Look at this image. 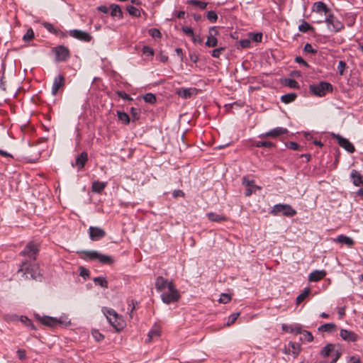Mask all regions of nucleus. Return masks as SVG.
Wrapping results in <instances>:
<instances>
[{
    "label": "nucleus",
    "instance_id": "nucleus-6",
    "mask_svg": "<svg viewBox=\"0 0 363 363\" xmlns=\"http://www.w3.org/2000/svg\"><path fill=\"white\" fill-rule=\"evenodd\" d=\"M38 252L39 244L34 241H30L28 243H27L20 255L28 257V260L35 261Z\"/></svg>",
    "mask_w": 363,
    "mask_h": 363
},
{
    "label": "nucleus",
    "instance_id": "nucleus-12",
    "mask_svg": "<svg viewBox=\"0 0 363 363\" xmlns=\"http://www.w3.org/2000/svg\"><path fill=\"white\" fill-rule=\"evenodd\" d=\"M69 35L74 38L86 43L90 42L92 39V36L89 33L77 29L70 30Z\"/></svg>",
    "mask_w": 363,
    "mask_h": 363
},
{
    "label": "nucleus",
    "instance_id": "nucleus-40",
    "mask_svg": "<svg viewBox=\"0 0 363 363\" xmlns=\"http://www.w3.org/2000/svg\"><path fill=\"white\" fill-rule=\"evenodd\" d=\"M143 99L146 103L152 104L156 101V96L152 93H147L143 96Z\"/></svg>",
    "mask_w": 363,
    "mask_h": 363
},
{
    "label": "nucleus",
    "instance_id": "nucleus-49",
    "mask_svg": "<svg viewBox=\"0 0 363 363\" xmlns=\"http://www.w3.org/2000/svg\"><path fill=\"white\" fill-rule=\"evenodd\" d=\"M345 68H346V63L342 60L339 61L338 65H337V71L340 75L343 74L344 70L345 69Z\"/></svg>",
    "mask_w": 363,
    "mask_h": 363
},
{
    "label": "nucleus",
    "instance_id": "nucleus-28",
    "mask_svg": "<svg viewBox=\"0 0 363 363\" xmlns=\"http://www.w3.org/2000/svg\"><path fill=\"white\" fill-rule=\"evenodd\" d=\"M318 330L321 331V332L331 333L333 331L336 330V325L335 323H325V324L321 325L318 328Z\"/></svg>",
    "mask_w": 363,
    "mask_h": 363
},
{
    "label": "nucleus",
    "instance_id": "nucleus-7",
    "mask_svg": "<svg viewBox=\"0 0 363 363\" xmlns=\"http://www.w3.org/2000/svg\"><path fill=\"white\" fill-rule=\"evenodd\" d=\"M82 253L85 255V259L90 260H99L102 264H111L113 262V259L108 256L101 254L96 251H83Z\"/></svg>",
    "mask_w": 363,
    "mask_h": 363
},
{
    "label": "nucleus",
    "instance_id": "nucleus-39",
    "mask_svg": "<svg viewBox=\"0 0 363 363\" xmlns=\"http://www.w3.org/2000/svg\"><path fill=\"white\" fill-rule=\"evenodd\" d=\"M257 147H275V144L272 142L269 141H258L255 145Z\"/></svg>",
    "mask_w": 363,
    "mask_h": 363
},
{
    "label": "nucleus",
    "instance_id": "nucleus-4",
    "mask_svg": "<svg viewBox=\"0 0 363 363\" xmlns=\"http://www.w3.org/2000/svg\"><path fill=\"white\" fill-rule=\"evenodd\" d=\"M273 216H284L293 217L296 214V211L289 204L278 203L273 206L270 212Z\"/></svg>",
    "mask_w": 363,
    "mask_h": 363
},
{
    "label": "nucleus",
    "instance_id": "nucleus-14",
    "mask_svg": "<svg viewBox=\"0 0 363 363\" xmlns=\"http://www.w3.org/2000/svg\"><path fill=\"white\" fill-rule=\"evenodd\" d=\"M333 138L336 139L338 145L347 150L350 153H353L355 151L354 145L347 139L339 134H334Z\"/></svg>",
    "mask_w": 363,
    "mask_h": 363
},
{
    "label": "nucleus",
    "instance_id": "nucleus-51",
    "mask_svg": "<svg viewBox=\"0 0 363 363\" xmlns=\"http://www.w3.org/2000/svg\"><path fill=\"white\" fill-rule=\"evenodd\" d=\"M225 50L224 48H218L211 51V56L216 58H218L222 51Z\"/></svg>",
    "mask_w": 363,
    "mask_h": 363
},
{
    "label": "nucleus",
    "instance_id": "nucleus-36",
    "mask_svg": "<svg viewBox=\"0 0 363 363\" xmlns=\"http://www.w3.org/2000/svg\"><path fill=\"white\" fill-rule=\"evenodd\" d=\"M311 289L309 288H305L303 291L296 298V303H301L310 294Z\"/></svg>",
    "mask_w": 363,
    "mask_h": 363
},
{
    "label": "nucleus",
    "instance_id": "nucleus-11",
    "mask_svg": "<svg viewBox=\"0 0 363 363\" xmlns=\"http://www.w3.org/2000/svg\"><path fill=\"white\" fill-rule=\"evenodd\" d=\"M288 130L286 128L283 127H277L274 129H272L266 133H262L259 135L261 138H277L281 135H285L288 133Z\"/></svg>",
    "mask_w": 363,
    "mask_h": 363
},
{
    "label": "nucleus",
    "instance_id": "nucleus-29",
    "mask_svg": "<svg viewBox=\"0 0 363 363\" xmlns=\"http://www.w3.org/2000/svg\"><path fill=\"white\" fill-rule=\"evenodd\" d=\"M207 216L208 219L213 222L225 221L227 219L225 216L216 213H209Z\"/></svg>",
    "mask_w": 363,
    "mask_h": 363
},
{
    "label": "nucleus",
    "instance_id": "nucleus-3",
    "mask_svg": "<svg viewBox=\"0 0 363 363\" xmlns=\"http://www.w3.org/2000/svg\"><path fill=\"white\" fill-rule=\"evenodd\" d=\"M102 311L114 328L119 330L123 328V320L113 309L104 307L102 308Z\"/></svg>",
    "mask_w": 363,
    "mask_h": 363
},
{
    "label": "nucleus",
    "instance_id": "nucleus-62",
    "mask_svg": "<svg viewBox=\"0 0 363 363\" xmlns=\"http://www.w3.org/2000/svg\"><path fill=\"white\" fill-rule=\"evenodd\" d=\"M94 336L97 341H101L104 339V335L98 332H94Z\"/></svg>",
    "mask_w": 363,
    "mask_h": 363
},
{
    "label": "nucleus",
    "instance_id": "nucleus-9",
    "mask_svg": "<svg viewBox=\"0 0 363 363\" xmlns=\"http://www.w3.org/2000/svg\"><path fill=\"white\" fill-rule=\"evenodd\" d=\"M320 354L324 357H335L331 363H335L340 357V353L335 350V346L332 344L325 346L322 349Z\"/></svg>",
    "mask_w": 363,
    "mask_h": 363
},
{
    "label": "nucleus",
    "instance_id": "nucleus-24",
    "mask_svg": "<svg viewBox=\"0 0 363 363\" xmlns=\"http://www.w3.org/2000/svg\"><path fill=\"white\" fill-rule=\"evenodd\" d=\"M160 334H161L160 327L158 325L155 324L152 326V329L148 333L147 339L146 340V342H151L153 338L160 337Z\"/></svg>",
    "mask_w": 363,
    "mask_h": 363
},
{
    "label": "nucleus",
    "instance_id": "nucleus-34",
    "mask_svg": "<svg viewBox=\"0 0 363 363\" xmlns=\"http://www.w3.org/2000/svg\"><path fill=\"white\" fill-rule=\"evenodd\" d=\"M111 15L112 16L121 18L122 17V11L118 5L112 4L111 6Z\"/></svg>",
    "mask_w": 363,
    "mask_h": 363
},
{
    "label": "nucleus",
    "instance_id": "nucleus-16",
    "mask_svg": "<svg viewBox=\"0 0 363 363\" xmlns=\"http://www.w3.org/2000/svg\"><path fill=\"white\" fill-rule=\"evenodd\" d=\"M301 351V345L295 342H289L287 347H285L284 352L286 354H292L296 358Z\"/></svg>",
    "mask_w": 363,
    "mask_h": 363
},
{
    "label": "nucleus",
    "instance_id": "nucleus-48",
    "mask_svg": "<svg viewBox=\"0 0 363 363\" xmlns=\"http://www.w3.org/2000/svg\"><path fill=\"white\" fill-rule=\"evenodd\" d=\"M148 33L152 37V38H160L161 37V33L160 31L157 28H151L149 30Z\"/></svg>",
    "mask_w": 363,
    "mask_h": 363
},
{
    "label": "nucleus",
    "instance_id": "nucleus-32",
    "mask_svg": "<svg viewBox=\"0 0 363 363\" xmlns=\"http://www.w3.org/2000/svg\"><path fill=\"white\" fill-rule=\"evenodd\" d=\"M313 30V27L304 20H303L301 23L298 26V30L302 33H307Z\"/></svg>",
    "mask_w": 363,
    "mask_h": 363
},
{
    "label": "nucleus",
    "instance_id": "nucleus-5",
    "mask_svg": "<svg viewBox=\"0 0 363 363\" xmlns=\"http://www.w3.org/2000/svg\"><path fill=\"white\" fill-rule=\"evenodd\" d=\"M310 91L318 96H324L328 91H333V86L331 84L326 82H320L318 84H312L309 87Z\"/></svg>",
    "mask_w": 363,
    "mask_h": 363
},
{
    "label": "nucleus",
    "instance_id": "nucleus-1",
    "mask_svg": "<svg viewBox=\"0 0 363 363\" xmlns=\"http://www.w3.org/2000/svg\"><path fill=\"white\" fill-rule=\"evenodd\" d=\"M155 288L162 292L161 298L166 304L177 302L180 298L179 291L172 281H169L162 277H158L155 281Z\"/></svg>",
    "mask_w": 363,
    "mask_h": 363
},
{
    "label": "nucleus",
    "instance_id": "nucleus-46",
    "mask_svg": "<svg viewBox=\"0 0 363 363\" xmlns=\"http://www.w3.org/2000/svg\"><path fill=\"white\" fill-rule=\"evenodd\" d=\"M34 37V32L33 30L30 28L28 30H27L26 34H24L23 38L24 40L26 41H28V40H30L31 39H33Z\"/></svg>",
    "mask_w": 363,
    "mask_h": 363
},
{
    "label": "nucleus",
    "instance_id": "nucleus-53",
    "mask_svg": "<svg viewBox=\"0 0 363 363\" xmlns=\"http://www.w3.org/2000/svg\"><path fill=\"white\" fill-rule=\"evenodd\" d=\"M143 53L147 56H152L154 55L153 50L149 46H143Z\"/></svg>",
    "mask_w": 363,
    "mask_h": 363
},
{
    "label": "nucleus",
    "instance_id": "nucleus-23",
    "mask_svg": "<svg viewBox=\"0 0 363 363\" xmlns=\"http://www.w3.org/2000/svg\"><path fill=\"white\" fill-rule=\"evenodd\" d=\"M326 272L325 270H314L308 276V280L310 281L316 282L323 279L326 276Z\"/></svg>",
    "mask_w": 363,
    "mask_h": 363
},
{
    "label": "nucleus",
    "instance_id": "nucleus-13",
    "mask_svg": "<svg viewBox=\"0 0 363 363\" xmlns=\"http://www.w3.org/2000/svg\"><path fill=\"white\" fill-rule=\"evenodd\" d=\"M242 184L246 186L245 194L247 197L250 196L253 193H255L257 189H261V186L255 184L254 179H249L246 177L242 178Z\"/></svg>",
    "mask_w": 363,
    "mask_h": 363
},
{
    "label": "nucleus",
    "instance_id": "nucleus-25",
    "mask_svg": "<svg viewBox=\"0 0 363 363\" xmlns=\"http://www.w3.org/2000/svg\"><path fill=\"white\" fill-rule=\"evenodd\" d=\"M107 186V182L94 181L92 183L91 190L93 192L101 194Z\"/></svg>",
    "mask_w": 363,
    "mask_h": 363
},
{
    "label": "nucleus",
    "instance_id": "nucleus-64",
    "mask_svg": "<svg viewBox=\"0 0 363 363\" xmlns=\"http://www.w3.org/2000/svg\"><path fill=\"white\" fill-rule=\"evenodd\" d=\"M173 196L174 197H177V196H184V194L182 191L181 190H176L173 192Z\"/></svg>",
    "mask_w": 363,
    "mask_h": 363
},
{
    "label": "nucleus",
    "instance_id": "nucleus-31",
    "mask_svg": "<svg viewBox=\"0 0 363 363\" xmlns=\"http://www.w3.org/2000/svg\"><path fill=\"white\" fill-rule=\"evenodd\" d=\"M195 89H181L178 91V94L184 99H187L191 96V94L194 92Z\"/></svg>",
    "mask_w": 363,
    "mask_h": 363
},
{
    "label": "nucleus",
    "instance_id": "nucleus-42",
    "mask_svg": "<svg viewBox=\"0 0 363 363\" xmlns=\"http://www.w3.org/2000/svg\"><path fill=\"white\" fill-rule=\"evenodd\" d=\"M285 84L290 88L298 89V83L294 79H286L285 80Z\"/></svg>",
    "mask_w": 363,
    "mask_h": 363
},
{
    "label": "nucleus",
    "instance_id": "nucleus-30",
    "mask_svg": "<svg viewBox=\"0 0 363 363\" xmlns=\"http://www.w3.org/2000/svg\"><path fill=\"white\" fill-rule=\"evenodd\" d=\"M296 96L297 95L295 93L286 94L281 96V101L284 104H289L294 101L296 99Z\"/></svg>",
    "mask_w": 363,
    "mask_h": 363
},
{
    "label": "nucleus",
    "instance_id": "nucleus-61",
    "mask_svg": "<svg viewBox=\"0 0 363 363\" xmlns=\"http://www.w3.org/2000/svg\"><path fill=\"white\" fill-rule=\"evenodd\" d=\"M18 357L20 359H24L26 358V351L24 350H18L17 351Z\"/></svg>",
    "mask_w": 363,
    "mask_h": 363
},
{
    "label": "nucleus",
    "instance_id": "nucleus-8",
    "mask_svg": "<svg viewBox=\"0 0 363 363\" xmlns=\"http://www.w3.org/2000/svg\"><path fill=\"white\" fill-rule=\"evenodd\" d=\"M325 22L327 23L328 28L333 32H338L341 30L344 26L333 13L328 14L325 18Z\"/></svg>",
    "mask_w": 363,
    "mask_h": 363
},
{
    "label": "nucleus",
    "instance_id": "nucleus-35",
    "mask_svg": "<svg viewBox=\"0 0 363 363\" xmlns=\"http://www.w3.org/2000/svg\"><path fill=\"white\" fill-rule=\"evenodd\" d=\"M117 116L118 119L124 124L127 125L130 123V117L128 113L117 111Z\"/></svg>",
    "mask_w": 363,
    "mask_h": 363
},
{
    "label": "nucleus",
    "instance_id": "nucleus-60",
    "mask_svg": "<svg viewBox=\"0 0 363 363\" xmlns=\"http://www.w3.org/2000/svg\"><path fill=\"white\" fill-rule=\"evenodd\" d=\"M130 113H131V115H132L133 118H134V120L138 119V118H139L138 112V110L136 108L132 107L130 108Z\"/></svg>",
    "mask_w": 363,
    "mask_h": 363
},
{
    "label": "nucleus",
    "instance_id": "nucleus-19",
    "mask_svg": "<svg viewBox=\"0 0 363 363\" xmlns=\"http://www.w3.org/2000/svg\"><path fill=\"white\" fill-rule=\"evenodd\" d=\"M340 336L342 340L347 342H356L359 337L358 335L354 333L353 331L348 330L346 329H341L340 331Z\"/></svg>",
    "mask_w": 363,
    "mask_h": 363
},
{
    "label": "nucleus",
    "instance_id": "nucleus-44",
    "mask_svg": "<svg viewBox=\"0 0 363 363\" xmlns=\"http://www.w3.org/2000/svg\"><path fill=\"white\" fill-rule=\"evenodd\" d=\"M231 300V296L228 294H221L220 298L218 299L219 303H227Z\"/></svg>",
    "mask_w": 363,
    "mask_h": 363
},
{
    "label": "nucleus",
    "instance_id": "nucleus-47",
    "mask_svg": "<svg viewBox=\"0 0 363 363\" xmlns=\"http://www.w3.org/2000/svg\"><path fill=\"white\" fill-rule=\"evenodd\" d=\"M303 50L307 53L315 54L317 53V50L314 49L311 44L306 43L304 46Z\"/></svg>",
    "mask_w": 363,
    "mask_h": 363
},
{
    "label": "nucleus",
    "instance_id": "nucleus-45",
    "mask_svg": "<svg viewBox=\"0 0 363 363\" xmlns=\"http://www.w3.org/2000/svg\"><path fill=\"white\" fill-rule=\"evenodd\" d=\"M207 18L211 22L215 23L218 19L216 13L213 11H209L207 13Z\"/></svg>",
    "mask_w": 363,
    "mask_h": 363
},
{
    "label": "nucleus",
    "instance_id": "nucleus-54",
    "mask_svg": "<svg viewBox=\"0 0 363 363\" xmlns=\"http://www.w3.org/2000/svg\"><path fill=\"white\" fill-rule=\"evenodd\" d=\"M251 38L255 42H261L262 40V34L261 33H253Z\"/></svg>",
    "mask_w": 363,
    "mask_h": 363
},
{
    "label": "nucleus",
    "instance_id": "nucleus-18",
    "mask_svg": "<svg viewBox=\"0 0 363 363\" xmlns=\"http://www.w3.org/2000/svg\"><path fill=\"white\" fill-rule=\"evenodd\" d=\"M65 77L62 74H58L54 78L53 84L52 86V94L56 95L60 89L62 88L65 83Z\"/></svg>",
    "mask_w": 363,
    "mask_h": 363
},
{
    "label": "nucleus",
    "instance_id": "nucleus-22",
    "mask_svg": "<svg viewBox=\"0 0 363 363\" xmlns=\"http://www.w3.org/2000/svg\"><path fill=\"white\" fill-rule=\"evenodd\" d=\"M40 320L43 325L49 327H55L56 325L62 323L60 320L50 316L42 317L40 318Z\"/></svg>",
    "mask_w": 363,
    "mask_h": 363
},
{
    "label": "nucleus",
    "instance_id": "nucleus-52",
    "mask_svg": "<svg viewBox=\"0 0 363 363\" xmlns=\"http://www.w3.org/2000/svg\"><path fill=\"white\" fill-rule=\"evenodd\" d=\"M302 335H303L302 338L307 342H311L313 340V337L312 334L308 331H304L302 333Z\"/></svg>",
    "mask_w": 363,
    "mask_h": 363
},
{
    "label": "nucleus",
    "instance_id": "nucleus-55",
    "mask_svg": "<svg viewBox=\"0 0 363 363\" xmlns=\"http://www.w3.org/2000/svg\"><path fill=\"white\" fill-rule=\"evenodd\" d=\"M191 39H192V41L194 43H198V44H200V45L203 43V40L200 37V35H194V33L193 36H191Z\"/></svg>",
    "mask_w": 363,
    "mask_h": 363
},
{
    "label": "nucleus",
    "instance_id": "nucleus-20",
    "mask_svg": "<svg viewBox=\"0 0 363 363\" xmlns=\"http://www.w3.org/2000/svg\"><path fill=\"white\" fill-rule=\"evenodd\" d=\"M313 11L316 13L324 12L326 16L330 14V9L328 8L327 5L323 1H317L313 4Z\"/></svg>",
    "mask_w": 363,
    "mask_h": 363
},
{
    "label": "nucleus",
    "instance_id": "nucleus-63",
    "mask_svg": "<svg viewBox=\"0 0 363 363\" xmlns=\"http://www.w3.org/2000/svg\"><path fill=\"white\" fill-rule=\"evenodd\" d=\"M240 45L242 48H248L250 45V41L249 40H242Z\"/></svg>",
    "mask_w": 363,
    "mask_h": 363
},
{
    "label": "nucleus",
    "instance_id": "nucleus-21",
    "mask_svg": "<svg viewBox=\"0 0 363 363\" xmlns=\"http://www.w3.org/2000/svg\"><path fill=\"white\" fill-rule=\"evenodd\" d=\"M88 160V154L86 152H82L79 155L75 160V163L72 164V166H76L78 169L84 168L86 162Z\"/></svg>",
    "mask_w": 363,
    "mask_h": 363
},
{
    "label": "nucleus",
    "instance_id": "nucleus-2",
    "mask_svg": "<svg viewBox=\"0 0 363 363\" xmlns=\"http://www.w3.org/2000/svg\"><path fill=\"white\" fill-rule=\"evenodd\" d=\"M18 273H23L26 278H28V275L33 279H38L41 277L40 267L35 261L26 259L22 262L18 270Z\"/></svg>",
    "mask_w": 363,
    "mask_h": 363
},
{
    "label": "nucleus",
    "instance_id": "nucleus-33",
    "mask_svg": "<svg viewBox=\"0 0 363 363\" xmlns=\"http://www.w3.org/2000/svg\"><path fill=\"white\" fill-rule=\"evenodd\" d=\"M43 27L51 33H53L55 35H59L60 33H62V31L60 30L55 28L54 27V26L50 23L45 22L43 23Z\"/></svg>",
    "mask_w": 363,
    "mask_h": 363
},
{
    "label": "nucleus",
    "instance_id": "nucleus-57",
    "mask_svg": "<svg viewBox=\"0 0 363 363\" xmlns=\"http://www.w3.org/2000/svg\"><path fill=\"white\" fill-rule=\"evenodd\" d=\"M287 147L291 150H298L299 148H300V145L295 143V142H290L288 145H287Z\"/></svg>",
    "mask_w": 363,
    "mask_h": 363
},
{
    "label": "nucleus",
    "instance_id": "nucleus-59",
    "mask_svg": "<svg viewBox=\"0 0 363 363\" xmlns=\"http://www.w3.org/2000/svg\"><path fill=\"white\" fill-rule=\"evenodd\" d=\"M347 363H361V360L357 356H352L349 358Z\"/></svg>",
    "mask_w": 363,
    "mask_h": 363
},
{
    "label": "nucleus",
    "instance_id": "nucleus-17",
    "mask_svg": "<svg viewBox=\"0 0 363 363\" xmlns=\"http://www.w3.org/2000/svg\"><path fill=\"white\" fill-rule=\"evenodd\" d=\"M218 34V31L215 26L211 27L209 29V35L208 36L207 40L206 42V45L210 48H213L217 46L218 40L216 36Z\"/></svg>",
    "mask_w": 363,
    "mask_h": 363
},
{
    "label": "nucleus",
    "instance_id": "nucleus-26",
    "mask_svg": "<svg viewBox=\"0 0 363 363\" xmlns=\"http://www.w3.org/2000/svg\"><path fill=\"white\" fill-rule=\"evenodd\" d=\"M351 177L355 186H358L363 184V176L358 171L353 169L351 172Z\"/></svg>",
    "mask_w": 363,
    "mask_h": 363
},
{
    "label": "nucleus",
    "instance_id": "nucleus-58",
    "mask_svg": "<svg viewBox=\"0 0 363 363\" xmlns=\"http://www.w3.org/2000/svg\"><path fill=\"white\" fill-rule=\"evenodd\" d=\"M295 61L297 62V63H299L302 65H303L304 67H308L309 65L308 64L307 62H306L301 57H296L295 58Z\"/></svg>",
    "mask_w": 363,
    "mask_h": 363
},
{
    "label": "nucleus",
    "instance_id": "nucleus-56",
    "mask_svg": "<svg viewBox=\"0 0 363 363\" xmlns=\"http://www.w3.org/2000/svg\"><path fill=\"white\" fill-rule=\"evenodd\" d=\"M182 31L187 35L191 37L193 36V34H194V31L192 30V28H191L190 27H187V26H185V27H183L182 28Z\"/></svg>",
    "mask_w": 363,
    "mask_h": 363
},
{
    "label": "nucleus",
    "instance_id": "nucleus-27",
    "mask_svg": "<svg viewBox=\"0 0 363 363\" xmlns=\"http://www.w3.org/2000/svg\"><path fill=\"white\" fill-rule=\"evenodd\" d=\"M336 241L340 243L345 244L348 247H352L354 243V240L350 237L344 235H340L337 236L336 238Z\"/></svg>",
    "mask_w": 363,
    "mask_h": 363
},
{
    "label": "nucleus",
    "instance_id": "nucleus-10",
    "mask_svg": "<svg viewBox=\"0 0 363 363\" xmlns=\"http://www.w3.org/2000/svg\"><path fill=\"white\" fill-rule=\"evenodd\" d=\"M53 52L55 54V59L58 62L67 60L70 55L68 48L63 45H59L53 48Z\"/></svg>",
    "mask_w": 363,
    "mask_h": 363
},
{
    "label": "nucleus",
    "instance_id": "nucleus-37",
    "mask_svg": "<svg viewBox=\"0 0 363 363\" xmlns=\"http://www.w3.org/2000/svg\"><path fill=\"white\" fill-rule=\"evenodd\" d=\"M96 285H99L104 288H108V281L104 277H98L94 279Z\"/></svg>",
    "mask_w": 363,
    "mask_h": 363
},
{
    "label": "nucleus",
    "instance_id": "nucleus-41",
    "mask_svg": "<svg viewBox=\"0 0 363 363\" xmlns=\"http://www.w3.org/2000/svg\"><path fill=\"white\" fill-rule=\"evenodd\" d=\"M127 11L129 13V14L133 16L138 17L140 16V12L139 11V9H138L135 6H127Z\"/></svg>",
    "mask_w": 363,
    "mask_h": 363
},
{
    "label": "nucleus",
    "instance_id": "nucleus-50",
    "mask_svg": "<svg viewBox=\"0 0 363 363\" xmlns=\"http://www.w3.org/2000/svg\"><path fill=\"white\" fill-rule=\"evenodd\" d=\"M116 94L117 95L121 97V99H123V100H127V101H132L133 99L128 95L124 91H116Z\"/></svg>",
    "mask_w": 363,
    "mask_h": 363
},
{
    "label": "nucleus",
    "instance_id": "nucleus-43",
    "mask_svg": "<svg viewBox=\"0 0 363 363\" xmlns=\"http://www.w3.org/2000/svg\"><path fill=\"white\" fill-rule=\"evenodd\" d=\"M239 316H240V313H235L231 314L228 317L226 325L229 326V325L233 324Z\"/></svg>",
    "mask_w": 363,
    "mask_h": 363
},
{
    "label": "nucleus",
    "instance_id": "nucleus-38",
    "mask_svg": "<svg viewBox=\"0 0 363 363\" xmlns=\"http://www.w3.org/2000/svg\"><path fill=\"white\" fill-rule=\"evenodd\" d=\"M187 3L189 4H191V5L195 6H198L202 10L205 9L207 6V3L200 1L199 0H189L187 1Z\"/></svg>",
    "mask_w": 363,
    "mask_h": 363
},
{
    "label": "nucleus",
    "instance_id": "nucleus-15",
    "mask_svg": "<svg viewBox=\"0 0 363 363\" xmlns=\"http://www.w3.org/2000/svg\"><path fill=\"white\" fill-rule=\"evenodd\" d=\"M89 233L90 239L93 241L99 240L106 235V232L104 229L93 226L89 227Z\"/></svg>",
    "mask_w": 363,
    "mask_h": 363
}]
</instances>
